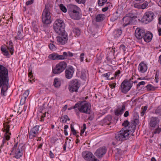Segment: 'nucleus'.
Listing matches in <instances>:
<instances>
[{
    "label": "nucleus",
    "mask_w": 161,
    "mask_h": 161,
    "mask_svg": "<svg viewBox=\"0 0 161 161\" xmlns=\"http://www.w3.org/2000/svg\"><path fill=\"white\" fill-rule=\"evenodd\" d=\"M157 124V121L156 118L152 117L150 118L149 125L152 127H155Z\"/></svg>",
    "instance_id": "cd10ccee"
},
{
    "label": "nucleus",
    "mask_w": 161,
    "mask_h": 161,
    "mask_svg": "<svg viewBox=\"0 0 161 161\" xmlns=\"http://www.w3.org/2000/svg\"><path fill=\"white\" fill-rule=\"evenodd\" d=\"M17 32H23V26L22 25H20L18 27V30Z\"/></svg>",
    "instance_id": "052dcab7"
},
{
    "label": "nucleus",
    "mask_w": 161,
    "mask_h": 161,
    "mask_svg": "<svg viewBox=\"0 0 161 161\" xmlns=\"http://www.w3.org/2000/svg\"><path fill=\"white\" fill-rule=\"evenodd\" d=\"M105 18V15L102 14H98L96 17V21L100 22L103 21Z\"/></svg>",
    "instance_id": "7c9ffc66"
},
{
    "label": "nucleus",
    "mask_w": 161,
    "mask_h": 161,
    "mask_svg": "<svg viewBox=\"0 0 161 161\" xmlns=\"http://www.w3.org/2000/svg\"><path fill=\"white\" fill-rule=\"evenodd\" d=\"M108 0H98V4L99 6H102L107 3Z\"/></svg>",
    "instance_id": "4c0bfd02"
},
{
    "label": "nucleus",
    "mask_w": 161,
    "mask_h": 161,
    "mask_svg": "<svg viewBox=\"0 0 161 161\" xmlns=\"http://www.w3.org/2000/svg\"><path fill=\"white\" fill-rule=\"evenodd\" d=\"M70 128L71 131H72L73 135H75L76 133V130H75L74 127L72 125H71Z\"/></svg>",
    "instance_id": "4d7b16f0"
},
{
    "label": "nucleus",
    "mask_w": 161,
    "mask_h": 161,
    "mask_svg": "<svg viewBox=\"0 0 161 161\" xmlns=\"http://www.w3.org/2000/svg\"><path fill=\"white\" fill-rule=\"evenodd\" d=\"M8 70L5 66L0 64V88L2 87L1 94L5 96L4 92L8 89L9 82Z\"/></svg>",
    "instance_id": "f257e3e1"
},
{
    "label": "nucleus",
    "mask_w": 161,
    "mask_h": 161,
    "mask_svg": "<svg viewBox=\"0 0 161 161\" xmlns=\"http://www.w3.org/2000/svg\"><path fill=\"white\" fill-rule=\"evenodd\" d=\"M53 28L56 33L60 35V19H58L53 25Z\"/></svg>",
    "instance_id": "a211bd4d"
},
{
    "label": "nucleus",
    "mask_w": 161,
    "mask_h": 161,
    "mask_svg": "<svg viewBox=\"0 0 161 161\" xmlns=\"http://www.w3.org/2000/svg\"><path fill=\"white\" fill-rule=\"evenodd\" d=\"M77 108L79 111L81 113L89 114L90 113L91 105L86 101H81L76 103L73 107V108Z\"/></svg>",
    "instance_id": "f03ea898"
},
{
    "label": "nucleus",
    "mask_w": 161,
    "mask_h": 161,
    "mask_svg": "<svg viewBox=\"0 0 161 161\" xmlns=\"http://www.w3.org/2000/svg\"><path fill=\"white\" fill-rule=\"evenodd\" d=\"M158 75H157V73H156L155 76V80L156 83H158Z\"/></svg>",
    "instance_id": "69168bd1"
},
{
    "label": "nucleus",
    "mask_w": 161,
    "mask_h": 161,
    "mask_svg": "<svg viewBox=\"0 0 161 161\" xmlns=\"http://www.w3.org/2000/svg\"><path fill=\"white\" fill-rule=\"evenodd\" d=\"M106 152V149L105 147H100L96 151L95 155L98 158H101Z\"/></svg>",
    "instance_id": "f3484780"
},
{
    "label": "nucleus",
    "mask_w": 161,
    "mask_h": 161,
    "mask_svg": "<svg viewBox=\"0 0 161 161\" xmlns=\"http://www.w3.org/2000/svg\"><path fill=\"white\" fill-rule=\"evenodd\" d=\"M80 85L77 80H72L70 81L69 85V89L70 92H77Z\"/></svg>",
    "instance_id": "9d476101"
},
{
    "label": "nucleus",
    "mask_w": 161,
    "mask_h": 161,
    "mask_svg": "<svg viewBox=\"0 0 161 161\" xmlns=\"http://www.w3.org/2000/svg\"><path fill=\"white\" fill-rule=\"evenodd\" d=\"M111 74V73L110 72H108L107 73L104 74L103 75V76L106 77L107 79L108 80H110V78H109V77Z\"/></svg>",
    "instance_id": "6e6d98bb"
},
{
    "label": "nucleus",
    "mask_w": 161,
    "mask_h": 161,
    "mask_svg": "<svg viewBox=\"0 0 161 161\" xmlns=\"http://www.w3.org/2000/svg\"><path fill=\"white\" fill-rule=\"evenodd\" d=\"M146 87L148 91H153L155 90L156 89L155 87L152 86L151 85H148L146 86Z\"/></svg>",
    "instance_id": "79ce46f5"
},
{
    "label": "nucleus",
    "mask_w": 161,
    "mask_h": 161,
    "mask_svg": "<svg viewBox=\"0 0 161 161\" xmlns=\"http://www.w3.org/2000/svg\"><path fill=\"white\" fill-rule=\"evenodd\" d=\"M68 57V54L66 52H64L63 54L61 55V59H66Z\"/></svg>",
    "instance_id": "49530a36"
},
{
    "label": "nucleus",
    "mask_w": 161,
    "mask_h": 161,
    "mask_svg": "<svg viewBox=\"0 0 161 161\" xmlns=\"http://www.w3.org/2000/svg\"><path fill=\"white\" fill-rule=\"evenodd\" d=\"M138 69L142 73H144L147 70V66L145 63L142 62L139 65Z\"/></svg>",
    "instance_id": "5701e85b"
},
{
    "label": "nucleus",
    "mask_w": 161,
    "mask_h": 161,
    "mask_svg": "<svg viewBox=\"0 0 161 161\" xmlns=\"http://www.w3.org/2000/svg\"><path fill=\"white\" fill-rule=\"evenodd\" d=\"M6 44H8L6 46L7 48L9 51L11 55L13 54L14 51V44L12 41H9L8 42H7Z\"/></svg>",
    "instance_id": "aec40b11"
},
{
    "label": "nucleus",
    "mask_w": 161,
    "mask_h": 161,
    "mask_svg": "<svg viewBox=\"0 0 161 161\" xmlns=\"http://www.w3.org/2000/svg\"><path fill=\"white\" fill-rule=\"evenodd\" d=\"M148 6L147 2H145L142 5H141V9H143L145 8Z\"/></svg>",
    "instance_id": "a18cd8bd"
},
{
    "label": "nucleus",
    "mask_w": 161,
    "mask_h": 161,
    "mask_svg": "<svg viewBox=\"0 0 161 161\" xmlns=\"http://www.w3.org/2000/svg\"><path fill=\"white\" fill-rule=\"evenodd\" d=\"M9 122H7L6 123H5L4 124V131H5L6 132L3 137V139H4V141H8L10 140V136L11 135V133L9 132L10 130V125L8 124Z\"/></svg>",
    "instance_id": "ddd939ff"
},
{
    "label": "nucleus",
    "mask_w": 161,
    "mask_h": 161,
    "mask_svg": "<svg viewBox=\"0 0 161 161\" xmlns=\"http://www.w3.org/2000/svg\"><path fill=\"white\" fill-rule=\"evenodd\" d=\"M154 14L151 12H146L142 19V21L147 23L152 21L154 19Z\"/></svg>",
    "instance_id": "f8f14e48"
},
{
    "label": "nucleus",
    "mask_w": 161,
    "mask_h": 161,
    "mask_svg": "<svg viewBox=\"0 0 161 161\" xmlns=\"http://www.w3.org/2000/svg\"><path fill=\"white\" fill-rule=\"evenodd\" d=\"M143 38L146 42H149L151 41L152 37V34L151 33H145Z\"/></svg>",
    "instance_id": "bb28decb"
},
{
    "label": "nucleus",
    "mask_w": 161,
    "mask_h": 161,
    "mask_svg": "<svg viewBox=\"0 0 161 161\" xmlns=\"http://www.w3.org/2000/svg\"><path fill=\"white\" fill-rule=\"evenodd\" d=\"M145 83H146L144 81H142L140 82L136 85L137 88L141 86L144 85L145 84Z\"/></svg>",
    "instance_id": "5fc2aeb1"
},
{
    "label": "nucleus",
    "mask_w": 161,
    "mask_h": 161,
    "mask_svg": "<svg viewBox=\"0 0 161 161\" xmlns=\"http://www.w3.org/2000/svg\"><path fill=\"white\" fill-rule=\"evenodd\" d=\"M84 54L83 53L81 54L80 56V59L81 62H83L84 60Z\"/></svg>",
    "instance_id": "e2e57ef3"
},
{
    "label": "nucleus",
    "mask_w": 161,
    "mask_h": 161,
    "mask_svg": "<svg viewBox=\"0 0 161 161\" xmlns=\"http://www.w3.org/2000/svg\"><path fill=\"white\" fill-rule=\"evenodd\" d=\"M48 58L51 60L60 59V55L57 53H52L48 56Z\"/></svg>",
    "instance_id": "a878e982"
},
{
    "label": "nucleus",
    "mask_w": 161,
    "mask_h": 161,
    "mask_svg": "<svg viewBox=\"0 0 161 161\" xmlns=\"http://www.w3.org/2000/svg\"><path fill=\"white\" fill-rule=\"evenodd\" d=\"M67 120L69 121V119L67 115H65L63 118L62 121L63 123H66L67 122Z\"/></svg>",
    "instance_id": "de8ad7c7"
},
{
    "label": "nucleus",
    "mask_w": 161,
    "mask_h": 161,
    "mask_svg": "<svg viewBox=\"0 0 161 161\" xmlns=\"http://www.w3.org/2000/svg\"><path fill=\"white\" fill-rule=\"evenodd\" d=\"M28 71L29 72L28 73V76L31 79L33 77V75L32 73V67L31 66H30L29 68Z\"/></svg>",
    "instance_id": "a19ab883"
},
{
    "label": "nucleus",
    "mask_w": 161,
    "mask_h": 161,
    "mask_svg": "<svg viewBox=\"0 0 161 161\" xmlns=\"http://www.w3.org/2000/svg\"><path fill=\"white\" fill-rule=\"evenodd\" d=\"M65 24L61 21V44L64 45L66 43L68 40V34L64 30Z\"/></svg>",
    "instance_id": "6e6552de"
},
{
    "label": "nucleus",
    "mask_w": 161,
    "mask_h": 161,
    "mask_svg": "<svg viewBox=\"0 0 161 161\" xmlns=\"http://www.w3.org/2000/svg\"><path fill=\"white\" fill-rule=\"evenodd\" d=\"M116 85V83H114L112 84H109V86L112 89H113V88H114L115 87Z\"/></svg>",
    "instance_id": "774afa93"
},
{
    "label": "nucleus",
    "mask_w": 161,
    "mask_h": 161,
    "mask_svg": "<svg viewBox=\"0 0 161 161\" xmlns=\"http://www.w3.org/2000/svg\"><path fill=\"white\" fill-rule=\"evenodd\" d=\"M136 18V16L132 13H129L126 14L122 19L124 26L132 24Z\"/></svg>",
    "instance_id": "0eeeda50"
},
{
    "label": "nucleus",
    "mask_w": 161,
    "mask_h": 161,
    "mask_svg": "<svg viewBox=\"0 0 161 161\" xmlns=\"http://www.w3.org/2000/svg\"><path fill=\"white\" fill-rule=\"evenodd\" d=\"M125 106L124 104H122L118 107L117 108L114 110V114L116 115L119 116L121 115L125 110Z\"/></svg>",
    "instance_id": "6ab92c4d"
},
{
    "label": "nucleus",
    "mask_w": 161,
    "mask_h": 161,
    "mask_svg": "<svg viewBox=\"0 0 161 161\" xmlns=\"http://www.w3.org/2000/svg\"><path fill=\"white\" fill-rule=\"evenodd\" d=\"M23 154V152H21L18 149L15 150L13 152V155H14L13 156L14 158H15L16 159H19L22 156Z\"/></svg>",
    "instance_id": "b1692460"
},
{
    "label": "nucleus",
    "mask_w": 161,
    "mask_h": 161,
    "mask_svg": "<svg viewBox=\"0 0 161 161\" xmlns=\"http://www.w3.org/2000/svg\"><path fill=\"white\" fill-rule=\"evenodd\" d=\"M129 115V111H126L124 114V116L125 117H127Z\"/></svg>",
    "instance_id": "338daca9"
},
{
    "label": "nucleus",
    "mask_w": 161,
    "mask_h": 161,
    "mask_svg": "<svg viewBox=\"0 0 161 161\" xmlns=\"http://www.w3.org/2000/svg\"><path fill=\"white\" fill-rule=\"evenodd\" d=\"M155 113L156 114H161V108L159 107L155 110Z\"/></svg>",
    "instance_id": "864d4df0"
},
{
    "label": "nucleus",
    "mask_w": 161,
    "mask_h": 161,
    "mask_svg": "<svg viewBox=\"0 0 161 161\" xmlns=\"http://www.w3.org/2000/svg\"><path fill=\"white\" fill-rule=\"evenodd\" d=\"M73 32L76 36H79L80 34V30L76 28L73 29Z\"/></svg>",
    "instance_id": "58836bf2"
},
{
    "label": "nucleus",
    "mask_w": 161,
    "mask_h": 161,
    "mask_svg": "<svg viewBox=\"0 0 161 161\" xmlns=\"http://www.w3.org/2000/svg\"><path fill=\"white\" fill-rule=\"evenodd\" d=\"M120 86L121 91L124 93H126L132 86L130 81L127 80H125L121 84Z\"/></svg>",
    "instance_id": "9b49d317"
},
{
    "label": "nucleus",
    "mask_w": 161,
    "mask_h": 161,
    "mask_svg": "<svg viewBox=\"0 0 161 161\" xmlns=\"http://www.w3.org/2000/svg\"><path fill=\"white\" fill-rule=\"evenodd\" d=\"M34 0H30L28 1L26 3V5H31L33 3Z\"/></svg>",
    "instance_id": "680f3d73"
},
{
    "label": "nucleus",
    "mask_w": 161,
    "mask_h": 161,
    "mask_svg": "<svg viewBox=\"0 0 161 161\" xmlns=\"http://www.w3.org/2000/svg\"><path fill=\"white\" fill-rule=\"evenodd\" d=\"M25 146L22 144H19L17 149L21 152H23V153L25 151Z\"/></svg>",
    "instance_id": "f704fd0d"
},
{
    "label": "nucleus",
    "mask_w": 161,
    "mask_h": 161,
    "mask_svg": "<svg viewBox=\"0 0 161 161\" xmlns=\"http://www.w3.org/2000/svg\"><path fill=\"white\" fill-rule=\"evenodd\" d=\"M130 132L125 128H123L115 134V138L117 141H122L128 138Z\"/></svg>",
    "instance_id": "39448f33"
},
{
    "label": "nucleus",
    "mask_w": 161,
    "mask_h": 161,
    "mask_svg": "<svg viewBox=\"0 0 161 161\" xmlns=\"http://www.w3.org/2000/svg\"><path fill=\"white\" fill-rule=\"evenodd\" d=\"M145 30L143 29L137 28L135 31V36L138 39H142L145 35Z\"/></svg>",
    "instance_id": "dca6fc26"
},
{
    "label": "nucleus",
    "mask_w": 161,
    "mask_h": 161,
    "mask_svg": "<svg viewBox=\"0 0 161 161\" xmlns=\"http://www.w3.org/2000/svg\"><path fill=\"white\" fill-rule=\"evenodd\" d=\"M50 49L52 51L55 50L56 49L55 46V45L52 43H50L48 46Z\"/></svg>",
    "instance_id": "09e8293b"
},
{
    "label": "nucleus",
    "mask_w": 161,
    "mask_h": 161,
    "mask_svg": "<svg viewBox=\"0 0 161 161\" xmlns=\"http://www.w3.org/2000/svg\"><path fill=\"white\" fill-rule=\"evenodd\" d=\"M134 7L136 8L141 9V5L139 3H135L134 4Z\"/></svg>",
    "instance_id": "13d9d810"
},
{
    "label": "nucleus",
    "mask_w": 161,
    "mask_h": 161,
    "mask_svg": "<svg viewBox=\"0 0 161 161\" xmlns=\"http://www.w3.org/2000/svg\"><path fill=\"white\" fill-rule=\"evenodd\" d=\"M29 94V90H26L23 96L22 97L26 98Z\"/></svg>",
    "instance_id": "8fccbe9b"
},
{
    "label": "nucleus",
    "mask_w": 161,
    "mask_h": 161,
    "mask_svg": "<svg viewBox=\"0 0 161 161\" xmlns=\"http://www.w3.org/2000/svg\"><path fill=\"white\" fill-rule=\"evenodd\" d=\"M142 108V111L141 113V114H142V115H143L147 109V106H144L143 108Z\"/></svg>",
    "instance_id": "0e129e2a"
},
{
    "label": "nucleus",
    "mask_w": 161,
    "mask_h": 161,
    "mask_svg": "<svg viewBox=\"0 0 161 161\" xmlns=\"http://www.w3.org/2000/svg\"><path fill=\"white\" fill-rule=\"evenodd\" d=\"M120 50L125 52V47L124 45H122L119 47Z\"/></svg>",
    "instance_id": "bf43d9fd"
},
{
    "label": "nucleus",
    "mask_w": 161,
    "mask_h": 161,
    "mask_svg": "<svg viewBox=\"0 0 161 161\" xmlns=\"http://www.w3.org/2000/svg\"><path fill=\"white\" fill-rule=\"evenodd\" d=\"M87 72L85 70H82L81 72V78L85 79L86 77V73Z\"/></svg>",
    "instance_id": "37998d69"
},
{
    "label": "nucleus",
    "mask_w": 161,
    "mask_h": 161,
    "mask_svg": "<svg viewBox=\"0 0 161 161\" xmlns=\"http://www.w3.org/2000/svg\"><path fill=\"white\" fill-rule=\"evenodd\" d=\"M52 72L54 74H58L60 73V62L56 64V67L53 68Z\"/></svg>",
    "instance_id": "393cba45"
},
{
    "label": "nucleus",
    "mask_w": 161,
    "mask_h": 161,
    "mask_svg": "<svg viewBox=\"0 0 161 161\" xmlns=\"http://www.w3.org/2000/svg\"><path fill=\"white\" fill-rule=\"evenodd\" d=\"M53 85L56 87H59L60 86V81L59 80L58 78H56L54 79Z\"/></svg>",
    "instance_id": "473e14b6"
},
{
    "label": "nucleus",
    "mask_w": 161,
    "mask_h": 161,
    "mask_svg": "<svg viewBox=\"0 0 161 161\" xmlns=\"http://www.w3.org/2000/svg\"><path fill=\"white\" fill-rule=\"evenodd\" d=\"M45 5V8L42 14V22L45 25H48L51 23L49 8Z\"/></svg>",
    "instance_id": "423d86ee"
},
{
    "label": "nucleus",
    "mask_w": 161,
    "mask_h": 161,
    "mask_svg": "<svg viewBox=\"0 0 161 161\" xmlns=\"http://www.w3.org/2000/svg\"><path fill=\"white\" fill-rule=\"evenodd\" d=\"M122 31L120 30H115L113 32V35L115 37H119L121 34Z\"/></svg>",
    "instance_id": "c756f323"
},
{
    "label": "nucleus",
    "mask_w": 161,
    "mask_h": 161,
    "mask_svg": "<svg viewBox=\"0 0 161 161\" xmlns=\"http://www.w3.org/2000/svg\"><path fill=\"white\" fill-rule=\"evenodd\" d=\"M161 131V129L158 126L157 128L155 129L154 130L152 131V133H153L152 137L153 136V135L154 134H159Z\"/></svg>",
    "instance_id": "c9c22d12"
},
{
    "label": "nucleus",
    "mask_w": 161,
    "mask_h": 161,
    "mask_svg": "<svg viewBox=\"0 0 161 161\" xmlns=\"http://www.w3.org/2000/svg\"><path fill=\"white\" fill-rule=\"evenodd\" d=\"M1 50L2 52V53L5 56L9 57L10 56V54L7 48L6 45H4L1 46Z\"/></svg>",
    "instance_id": "412c9836"
},
{
    "label": "nucleus",
    "mask_w": 161,
    "mask_h": 161,
    "mask_svg": "<svg viewBox=\"0 0 161 161\" xmlns=\"http://www.w3.org/2000/svg\"><path fill=\"white\" fill-rule=\"evenodd\" d=\"M112 118L110 116L105 117L103 119V121L107 125H109L111 123Z\"/></svg>",
    "instance_id": "72a5a7b5"
},
{
    "label": "nucleus",
    "mask_w": 161,
    "mask_h": 161,
    "mask_svg": "<svg viewBox=\"0 0 161 161\" xmlns=\"http://www.w3.org/2000/svg\"><path fill=\"white\" fill-rule=\"evenodd\" d=\"M39 127V125H36L30 130L29 134V137L30 139H33L38 134Z\"/></svg>",
    "instance_id": "4468645a"
},
{
    "label": "nucleus",
    "mask_w": 161,
    "mask_h": 161,
    "mask_svg": "<svg viewBox=\"0 0 161 161\" xmlns=\"http://www.w3.org/2000/svg\"><path fill=\"white\" fill-rule=\"evenodd\" d=\"M66 67V63L64 61L61 62V72L63 71Z\"/></svg>",
    "instance_id": "ea45409f"
},
{
    "label": "nucleus",
    "mask_w": 161,
    "mask_h": 161,
    "mask_svg": "<svg viewBox=\"0 0 161 161\" xmlns=\"http://www.w3.org/2000/svg\"><path fill=\"white\" fill-rule=\"evenodd\" d=\"M54 9L58 14H60V0H56Z\"/></svg>",
    "instance_id": "4be33fe9"
},
{
    "label": "nucleus",
    "mask_w": 161,
    "mask_h": 161,
    "mask_svg": "<svg viewBox=\"0 0 161 161\" xmlns=\"http://www.w3.org/2000/svg\"><path fill=\"white\" fill-rule=\"evenodd\" d=\"M18 144V142H17L16 143L14 144V147L12 148L11 152V153H10V155H12L13 154V152L15 150H17V147Z\"/></svg>",
    "instance_id": "c03bdc74"
},
{
    "label": "nucleus",
    "mask_w": 161,
    "mask_h": 161,
    "mask_svg": "<svg viewBox=\"0 0 161 161\" xmlns=\"http://www.w3.org/2000/svg\"><path fill=\"white\" fill-rule=\"evenodd\" d=\"M61 10L64 13H66L67 11V9L66 7L62 4H61Z\"/></svg>",
    "instance_id": "3c124183"
},
{
    "label": "nucleus",
    "mask_w": 161,
    "mask_h": 161,
    "mask_svg": "<svg viewBox=\"0 0 161 161\" xmlns=\"http://www.w3.org/2000/svg\"><path fill=\"white\" fill-rule=\"evenodd\" d=\"M136 118H134L133 120H131L130 122H129L128 120H125L122 124V125L127 129L130 132L134 131L136 129V125L139 123L138 119L139 116L136 114Z\"/></svg>",
    "instance_id": "7ed1b4c3"
},
{
    "label": "nucleus",
    "mask_w": 161,
    "mask_h": 161,
    "mask_svg": "<svg viewBox=\"0 0 161 161\" xmlns=\"http://www.w3.org/2000/svg\"><path fill=\"white\" fill-rule=\"evenodd\" d=\"M26 99V98L23 97H22L20 102V104L21 105H23V104H24L25 103Z\"/></svg>",
    "instance_id": "603ef678"
},
{
    "label": "nucleus",
    "mask_w": 161,
    "mask_h": 161,
    "mask_svg": "<svg viewBox=\"0 0 161 161\" xmlns=\"http://www.w3.org/2000/svg\"><path fill=\"white\" fill-rule=\"evenodd\" d=\"M115 153V156H118L121 155L124 153V152L120 148H116L114 150Z\"/></svg>",
    "instance_id": "2f4dec72"
},
{
    "label": "nucleus",
    "mask_w": 161,
    "mask_h": 161,
    "mask_svg": "<svg viewBox=\"0 0 161 161\" xmlns=\"http://www.w3.org/2000/svg\"><path fill=\"white\" fill-rule=\"evenodd\" d=\"M82 155L83 157L87 161H99L91 152L88 151H83Z\"/></svg>",
    "instance_id": "1a4fd4ad"
},
{
    "label": "nucleus",
    "mask_w": 161,
    "mask_h": 161,
    "mask_svg": "<svg viewBox=\"0 0 161 161\" xmlns=\"http://www.w3.org/2000/svg\"><path fill=\"white\" fill-rule=\"evenodd\" d=\"M79 11L80 8L76 5H70L69 6L68 13L70 17L74 19L79 20L80 19Z\"/></svg>",
    "instance_id": "20e7f679"
},
{
    "label": "nucleus",
    "mask_w": 161,
    "mask_h": 161,
    "mask_svg": "<svg viewBox=\"0 0 161 161\" xmlns=\"http://www.w3.org/2000/svg\"><path fill=\"white\" fill-rule=\"evenodd\" d=\"M59 139H58L56 136H54L51 138V141L52 143H54L55 144H57V143L59 142L60 141Z\"/></svg>",
    "instance_id": "e433bc0d"
},
{
    "label": "nucleus",
    "mask_w": 161,
    "mask_h": 161,
    "mask_svg": "<svg viewBox=\"0 0 161 161\" xmlns=\"http://www.w3.org/2000/svg\"><path fill=\"white\" fill-rule=\"evenodd\" d=\"M75 70L73 67L71 66H68L65 71V75L68 79H71L73 76Z\"/></svg>",
    "instance_id": "2eb2a0df"
},
{
    "label": "nucleus",
    "mask_w": 161,
    "mask_h": 161,
    "mask_svg": "<svg viewBox=\"0 0 161 161\" xmlns=\"http://www.w3.org/2000/svg\"><path fill=\"white\" fill-rule=\"evenodd\" d=\"M25 35L23 32H17V36L15 37L16 40H22L23 39Z\"/></svg>",
    "instance_id": "c85d7f7f"
}]
</instances>
